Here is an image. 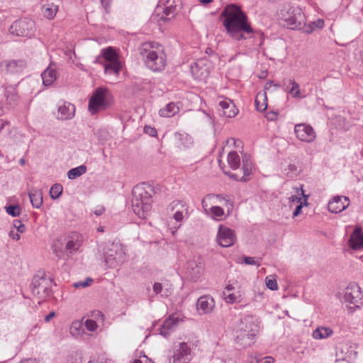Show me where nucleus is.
Returning <instances> with one entry per match:
<instances>
[{
    "label": "nucleus",
    "instance_id": "nucleus-1",
    "mask_svg": "<svg viewBox=\"0 0 363 363\" xmlns=\"http://www.w3.org/2000/svg\"><path fill=\"white\" fill-rule=\"evenodd\" d=\"M226 33L234 40H246L254 33L248 17L236 4L227 5L220 13Z\"/></svg>",
    "mask_w": 363,
    "mask_h": 363
},
{
    "label": "nucleus",
    "instance_id": "nucleus-2",
    "mask_svg": "<svg viewBox=\"0 0 363 363\" xmlns=\"http://www.w3.org/2000/svg\"><path fill=\"white\" fill-rule=\"evenodd\" d=\"M259 330V322L256 316L240 317L234 328L235 342L240 348L251 346Z\"/></svg>",
    "mask_w": 363,
    "mask_h": 363
},
{
    "label": "nucleus",
    "instance_id": "nucleus-3",
    "mask_svg": "<svg viewBox=\"0 0 363 363\" xmlns=\"http://www.w3.org/2000/svg\"><path fill=\"white\" fill-rule=\"evenodd\" d=\"M140 54L145 67L153 72H162L167 64L164 47L155 42L145 43L140 48Z\"/></svg>",
    "mask_w": 363,
    "mask_h": 363
},
{
    "label": "nucleus",
    "instance_id": "nucleus-4",
    "mask_svg": "<svg viewBox=\"0 0 363 363\" xmlns=\"http://www.w3.org/2000/svg\"><path fill=\"white\" fill-rule=\"evenodd\" d=\"M152 188L145 183L135 186L132 191V208L140 218H145L152 208Z\"/></svg>",
    "mask_w": 363,
    "mask_h": 363
},
{
    "label": "nucleus",
    "instance_id": "nucleus-5",
    "mask_svg": "<svg viewBox=\"0 0 363 363\" xmlns=\"http://www.w3.org/2000/svg\"><path fill=\"white\" fill-rule=\"evenodd\" d=\"M281 18L293 30H303L306 27V16L298 6L286 5L280 11Z\"/></svg>",
    "mask_w": 363,
    "mask_h": 363
},
{
    "label": "nucleus",
    "instance_id": "nucleus-6",
    "mask_svg": "<svg viewBox=\"0 0 363 363\" xmlns=\"http://www.w3.org/2000/svg\"><path fill=\"white\" fill-rule=\"evenodd\" d=\"M104 262L108 268L116 269L125 261V252L123 246L117 242L107 244L104 248Z\"/></svg>",
    "mask_w": 363,
    "mask_h": 363
},
{
    "label": "nucleus",
    "instance_id": "nucleus-7",
    "mask_svg": "<svg viewBox=\"0 0 363 363\" xmlns=\"http://www.w3.org/2000/svg\"><path fill=\"white\" fill-rule=\"evenodd\" d=\"M113 101L111 91L104 86L97 87L89 101V111L95 114L100 110L108 108Z\"/></svg>",
    "mask_w": 363,
    "mask_h": 363
},
{
    "label": "nucleus",
    "instance_id": "nucleus-8",
    "mask_svg": "<svg viewBox=\"0 0 363 363\" xmlns=\"http://www.w3.org/2000/svg\"><path fill=\"white\" fill-rule=\"evenodd\" d=\"M194 357L192 345L186 342L174 345L172 354L169 357V363H189Z\"/></svg>",
    "mask_w": 363,
    "mask_h": 363
},
{
    "label": "nucleus",
    "instance_id": "nucleus-9",
    "mask_svg": "<svg viewBox=\"0 0 363 363\" xmlns=\"http://www.w3.org/2000/svg\"><path fill=\"white\" fill-rule=\"evenodd\" d=\"M173 1L168 0L164 6H157L151 16V21L162 26L164 23L171 21L176 14V6Z\"/></svg>",
    "mask_w": 363,
    "mask_h": 363
},
{
    "label": "nucleus",
    "instance_id": "nucleus-10",
    "mask_svg": "<svg viewBox=\"0 0 363 363\" xmlns=\"http://www.w3.org/2000/svg\"><path fill=\"white\" fill-rule=\"evenodd\" d=\"M34 21L28 18L15 21L9 28V32L13 35L30 37L33 35Z\"/></svg>",
    "mask_w": 363,
    "mask_h": 363
},
{
    "label": "nucleus",
    "instance_id": "nucleus-11",
    "mask_svg": "<svg viewBox=\"0 0 363 363\" xmlns=\"http://www.w3.org/2000/svg\"><path fill=\"white\" fill-rule=\"evenodd\" d=\"M51 282L43 277H34L32 283V292L39 299L44 300L51 295Z\"/></svg>",
    "mask_w": 363,
    "mask_h": 363
},
{
    "label": "nucleus",
    "instance_id": "nucleus-12",
    "mask_svg": "<svg viewBox=\"0 0 363 363\" xmlns=\"http://www.w3.org/2000/svg\"><path fill=\"white\" fill-rule=\"evenodd\" d=\"M211 65L206 58H201L191 65V72L195 79L205 80L209 75Z\"/></svg>",
    "mask_w": 363,
    "mask_h": 363
},
{
    "label": "nucleus",
    "instance_id": "nucleus-13",
    "mask_svg": "<svg viewBox=\"0 0 363 363\" xmlns=\"http://www.w3.org/2000/svg\"><path fill=\"white\" fill-rule=\"evenodd\" d=\"M345 301L353 304L358 308L362 303L363 294L359 285L354 282L350 283L345 289Z\"/></svg>",
    "mask_w": 363,
    "mask_h": 363
},
{
    "label": "nucleus",
    "instance_id": "nucleus-14",
    "mask_svg": "<svg viewBox=\"0 0 363 363\" xmlns=\"http://www.w3.org/2000/svg\"><path fill=\"white\" fill-rule=\"evenodd\" d=\"M18 96L16 90L12 86L4 88L3 97L0 100V110L6 112L17 105Z\"/></svg>",
    "mask_w": 363,
    "mask_h": 363
},
{
    "label": "nucleus",
    "instance_id": "nucleus-15",
    "mask_svg": "<svg viewBox=\"0 0 363 363\" xmlns=\"http://www.w3.org/2000/svg\"><path fill=\"white\" fill-rule=\"evenodd\" d=\"M294 133L298 140L311 143L316 138V133L313 128L306 123H298L294 126Z\"/></svg>",
    "mask_w": 363,
    "mask_h": 363
},
{
    "label": "nucleus",
    "instance_id": "nucleus-16",
    "mask_svg": "<svg viewBox=\"0 0 363 363\" xmlns=\"http://www.w3.org/2000/svg\"><path fill=\"white\" fill-rule=\"evenodd\" d=\"M236 240V236L233 230L220 225L217 234V241L220 246L228 247L232 246Z\"/></svg>",
    "mask_w": 363,
    "mask_h": 363
},
{
    "label": "nucleus",
    "instance_id": "nucleus-17",
    "mask_svg": "<svg viewBox=\"0 0 363 363\" xmlns=\"http://www.w3.org/2000/svg\"><path fill=\"white\" fill-rule=\"evenodd\" d=\"M242 175L240 177L237 174L233 173H225L230 178L234 179L236 181L240 182H247L249 180V176L252 174V171L254 169V166L251 160V157L250 155L247 154H244L242 158Z\"/></svg>",
    "mask_w": 363,
    "mask_h": 363
},
{
    "label": "nucleus",
    "instance_id": "nucleus-18",
    "mask_svg": "<svg viewBox=\"0 0 363 363\" xmlns=\"http://www.w3.org/2000/svg\"><path fill=\"white\" fill-rule=\"evenodd\" d=\"M213 199H217L219 201H224L225 205L228 208V212L230 213L233 208V201L228 196H223L220 194H208L201 201V206L206 215H209V208L208 201H212Z\"/></svg>",
    "mask_w": 363,
    "mask_h": 363
},
{
    "label": "nucleus",
    "instance_id": "nucleus-19",
    "mask_svg": "<svg viewBox=\"0 0 363 363\" xmlns=\"http://www.w3.org/2000/svg\"><path fill=\"white\" fill-rule=\"evenodd\" d=\"M75 115V106L74 104L61 101L57 104V113L56 118L60 121L72 119Z\"/></svg>",
    "mask_w": 363,
    "mask_h": 363
},
{
    "label": "nucleus",
    "instance_id": "nucleus-20",
    "mask_svg": "<svg viewBox=\"0 0 363 363\" xmlns=\"http://www.w3.org/2000/svg\"><path fill=\"white\" fill-rule=\"evenodd\" d=\"M355 344H346L342 346L339 350L337 351V357L338 359L346 361L348 363L352 362L357 357V352L355 350Z\"/></svg>",
    "mask_w": 363,
    "mask_h": 363
},
{
    "label": "nucleus",
    "instance_id": "nucleus-21",
    "mask_svg": "<svg viewBox=\"0 0 363 363\" xmlns=\"http://www.w3.org/2000/svg\"><path fill=\"white\" fill-rule=\"evenodd\" d=\"M350 205L349 198L343 196H335L328 204V211L333 213H339Z\"/></svg>",
    "mask_w": 363,
    "mask_h": 363
},
{
    "label": "nucleus",
    "instance_id": "nucleus-22",
    "mask_svg": "<svg viewBox=\"0 0 363 363\" xmlns=\"http://www.w3.org/2000/svg\"><path fill=\"white\" fill-rule=\"evenodd\" d=\"M82 243L83 236L77 232H72L67 238L65 249L70 254H73L79 250Z\"/></svg>",
    "mask_w": 363,
    "mask_h": 363
},
{
    "label": "nucleus",
    "instance_id": "nucleus-23",
    "mask_svg": "<svg viewBox=\"0 0 363 363\" xmlns=\"http://www.w3.org/2000/svg\"><path fill=\"white\" fill-rule=\"evenodd\" d=\"M171 206L172 208H177L178 206H181V208H178L173 215V218L177 221L182 223L184 220L188 219L189 217V206L183 201H174Z\"/></svg>",
    "mask_w": 363,
    "mask_h": 363
},
{
    "label": "nucleus",
    "instance_id": "nucleus-24",
    "mask_svg": "<svg viewBox=\"0 0 363 363\" xmlns=\"http://www.w3.org/2000/svg\"><path fill=\"white\" fill-rule=\"evenodd\" d=\"M214 307V299L209 295L202 296L197 300L196 308L201 314L211 313Z\"/></svg>",
    "mask_w": 363,
    "mask_h": 363
},
{
    "label": "nucleus",
    "instance_id": "nucleus-25",
    "mask_svg": "<svg viewBox=\"0 0 363 363\" xmlns=\"http://www.w3.org/2000/svg\"><path fill=\"white\" fill-rule=\"evenodd\" d=\"M282 82L285 91L291 94L293 98L301 99L306 97V95L301 91L299 84L294 79H284Z\"/></svg>",
    "mask_w": 363,
    "mask_h": 363
},
{
    "label": "nucleus",
    "instance_id": "nucleus-26",
    "mask_svg": "<svg viewBox=\"0 0 363 363\" xmlns=\"http://www.w3.org/2000/svg\"><path fill=\"white\" fill-rule=\"evenodd\" d=\"M179 320V318L175 314L170 315L160 326V334L164 337H167L174 331Z\"/></svg>",
    "mask_w": 363,
    "mask_h": 363
},
{
    "label": "nucleus",
    "instance_id": "nucleus-27",
    "mask_svg": "<svg viewBox=\"0 0 363 363\" xmlns=\"http://www.w3.org/2000/svg\"><path fill=\"white\" fill-rule=\"evenodd\" d=\"M174 139L177 146L181 150L190 148L194 144L192 137L184 131L176 132Z\"/></svg>",
    "mask_w": 363,
    "mask_h": 363
},
{
    "label": "nucleus",
    "instance_id": "nucleus-28",
    "mask_svg": "<svg viewBox=\"0 0 363 363\" xmlns=\"http://www.w3.org/2000/svg\"><path fill=\"white\" fill-rule=\"evenodd\" d=\"M349 245L353 250L363 247V232L360 227H356L351 234Z\"/></svg>",
    "mask_w": 363,
    "mask_h": 363
},
{
    "label": "nucleus",
    "instance_id": "nucleus-29",
    "mask_svg": "<svg viewBox=\"0 0 363 363\" xmlns=\"http://www.w3.org/2000/svg\"><path fill=\"white\" fill-rule=\"evenodd\" d=\"M218 105L222 109L223 116L227 118L235 117L238 113V109L236 108L235 105L229 99L220 101Z\"/></svg>",
    "mask_w": 363,
    "mask_h": 363
},
{
    "label": "nucleus",
    "instance_id": "nucleus-30",
    "mask_svg": "<svg viewBox=\"0 0 363 363\" xmlns=\"http://www.w3.org/2000/svg\"><path fill=\"white\" fill-rule=\"evenodd\" d=\"M84 320V318H83L82 320H77L72 322L69 328V333L73 337L76 338L82 337L84 335L86 334L83 323Z\"/></svg>",
    "mask_w": 363,
    "mask_h": 363
},
{
    "label": "nucleus",
    "instance_id": "nucleus-31",
    "mask_svg": "<svg viewBox=\"0 0 363 363\" xmlns=\"http://www.w3.org/2000/svg\"><path fill=\"white\" fill-rule=\"evenodd\" d=\"M188 275L194 281H196L200 278L203 274V267L201 265H199L196 262H190L188 264Z\"/></svg>",
    "mask_w": 363,
    "mask_h": 363
},
{
    "label": "nucleus",
    "instance_id": "nucleus-32",
    "mask_svg": "<svg viewBox=\"0 0 363 363\" xmlns=\"http://www.w3.org/2000/svg\"><path fill=\"white\" fill-rule=\"evenodd\" d=\"M43 84L45 86H51L57 79V72L55 69L47 68L41 74Z\"/></svg>",
    "mask_w": 363,
    "mask_h": 363
},
{
    "label": "nucleus",
    "instance_id": "nucleus-33",
    "mask_svg": "<svg viewBox=\"0 0 363 363\" xmlns=\"http://www.w3.org/2000/svg\"><path fill=\"white\" fill-rule=\"evenodd\" d=\"M104 68L105 74L117 76L121 70L122 63L121 61L105 63Z\"/></svg>",
    "mask_w": 363,
    "mask_h": 363
},
{
    "label": "nucleus",
    "instance_id": "nucleus-34",
    "mask_svg": "<svg viewBox=\"0 0 363 363\" xmlns=\"http://www.w3.org/2000/svg\"><path fill=\"white\" fill-rule=\"evenodd\" d=\"M179 107L173 102L167 104L164 108H161L159 111L160 116L162 117L170 118L174 116L179 112Z\"/></svg>",
    "mask_w": 363,
    "mask_h": 363
},
{
    "label": "nucleus",
    "instance_id": "nucleus-35",
    "mask_svg": "<svg viewBox=\"0 0 363 363\" xmlns=\"http://www.w3.org/2000/svg\"><path fill=\"white\" fill-rule=\"evenodd\" d=\"M101 55L106 60V63L120 61L119 56L112 47H108L101 50Z\"/></svg>",
    "mask_w": 363,
    "mask_h": 363
},
{
    "label": "nucleus",
    "instance_id": "nucleus-36",
    "mask_svg": "<svg viewBox=\"0 0 363 363\" xmlns=\"http://www.w3.org/2000/svg\"><path fill=\"white\" fill-rule=\"evenodd\" d=\"M222 297L227 303H240L242 300V294L240 291L230 292L228 294H222Z\"/></svg>",
    "mask_w": 363,
    "mask_h": 363
},
{
    "label": "nucleus",
    "instance_id": "nucleus-37",
    "mask_svg": "<svg viewBox=\"0 0 363 363\" xmlns=\"http://www.w3.org/2000/svg\"><path fill=\"white\" fill-rule=\"evenodd\" d=\"M333 334V330L330 328L319 327L313 333V337L316 340L325 339Z\"/></svg>",
    "mask_w": 363,
    "mask_h": 363
},
{
    "label": "nucleus",
    "instance_id": "nucleus-38",
    "mask_svg": "<svg viewBox=\"0 0 363 363\" xmlns=\"http://www.w3.org/2000/svg\"><path fill=\"white\" fill-rule=\"evenodd\" d=\"M29 198L32 206L38 208L43 203L42 193L38 190H33L29 192Z\"/></svg>",
    "mask_w": 363,
    "mask_h": 363
},
{
    "label": "nucleus",
    "instance_id": "nucleus-39",
    "mask_svg": "<svg viewBox=\"0 0 363 363\" xmlns=\"http://www.w3.org/2000/svg\"><path fill=\"white\" fill-rule=\"evenodd\" d=\"M58 11V6L53 3L47 4L43 6V13L45 17L48 19H52L56 16Z\"/></svg>",
    "mask_w": 363,
    "mask_h": 363
},
{
    "label": "nucleus",
    "instance_id": "nucleus-40",
    "mask_svg": "<svg viewBox=\"0 0 363 363\" xmlns=\"http://www.w3.org/2000/svg\"><path fill=\"white\" fill-rule=\"evenodd\" d=\"M255 106L258 111H264L267 107V94L264 93H258L255 99Z\"/></svg>",
    "mask_w": 363,
    "mask_h": 363
},
{
    "label": "nucleus",
    "instance_id": "nucleus-41",
    "mask_svg": "<svg viewBox=\"0 0 363 363\" xmlns=\"http://www.w3.org/2000/svg\"><path fill=\"white\" fill-rule=\"evenodd\" d=\"M86 172V167L84 164L78 166L74 168H72L67 172V177L69 179H74Z\"/></svg>",
    "mask_w": 363,
    "mask_h": 363
},
{
    "label": "nucleus",
    "instance_id": "nucleus-42",
    "mask_svg": "<svg viewBox=\"0 0 363 363\" xmlns=\"http://www.w3.org/2000/svg\"><path fill=\"white\" fill-rule=\"evenodd\" d=\"M301 191L303 196V199L299 203H298L294 207L295 208L292 214V218H295L299 216L301 213L303 206H308V199L309 196L305 194L304 191L302 189H301Z\"/></svg>",
    "mask_w": 363,
    "mask_h": 363
},
{
    "label": "nucleus",
    "instance_id": "nucleus-43",
    "mask_svg": "<svg viewBox=\"0 0 363 363\" xmlns=\"http://www.w3.org/2000/svg\"><path fill=\"white\" fill-rule=\"evenodd\" d=\"M228 163L231 169H237L240 165V159L236 152H230L228 155Z\"/></svg>",
    "mask_w": 363,
    "mask_h": 363
},
{
    "label": "nucleus",
    "instance_id": "nucleus-44",
    "mask_svg": "<svg viewBox=\"0 0 363 363\" xmlns=\"http://www.w3.org/2000/svg\"><path fill=\"white\" fill-rule=\"evenodd\" d=\"M208 212V216L216 220H223V217L225 214L224 210L218 206H215L209 208Z\"/></svg>",
    "mask_w": 363,
    "mask_h": 363
},
{
    "label": "nucleus",
    "instance_id": "nucleus-45",
    "mask_svg": "<svg viewBox=\"0 0 363 363\" xmlns=\"http://www.w3.org/2000/svg\"><path fill=\"white\" fill-rule=\"evenodd\" d=\"M23 67V62L22 61L11 60L6 62V70L11 73L21 72Z\"/></svg>",
    "mask_w": 363,
    "mask_h": 363
},
{
    "label": "nucleus",
    "instance_id": "nucleus-46",
    "mask_svg": "<svg viewBox=\"0 0 363 363\" xmlns=\"http://www.w3.org/2000/svg\"><path fill=\"white\" fill-rule=\"evenodd\" d=\"M153 291L156 295L161 294L162 296H168L172 294V291L169 289H164V286L159 282H155L152 286Z\"/></svg>",
    "mask_w": 363,
    "mask_h": 363
},
{
    "label": "nucleus",
    "instance_id": "nucleus-47",
    "mask_svg": "<svg viewBox=\"0 0 363 363\" xmlns=\"http://www.w3.org/2000/svg\"><path fill=\"white\" fill-rule=\"evenodd\" d=\"M324 26V21L322 19H318L317 21L310 23L307 27L306 26L303 31L310 33L313 31L315 28H321Z\"/></svg>",
    "mask_w": 363,
    "mask_h": 363
},
{
    "label": "nucleus",
    "instance_id": "nucleus-48",
    "mask_svg": "<svg viewBox=\"0 0 363 363\" xmlns=\"http://www.w3.org/2000/svg\"><path fill=\"white\" fill-rule=\"evenodd\" d=\"M63 187L60 184H53L50 190V194L52 199H58L62 193Z\"/></svg>",
    "mask_w": 363,
    "mask_h": 363
},
{
    "label": "nucleus",
    "instance_id": "nucleus-49",
    "mask_svg": "<svg viewBox=\"0 0 363 363\" xmlns=\"http://www.w3.org/2000/svg\"><path fill=\"white\" fill-rule=\"evenodd\" d=\"M84 329L86 328L89 332H94L98 328L96 322L92 319L87 318L83 320Z\"/></svg>",
    "mask_w": 363,
    "mask_h": 363
},
{
    "label": "nucleus",
    "instance_id": "nucleus-50",
    "mask_svg": "<svg viewBox=\"0 0 363 363\" xmlns=\"http://www.w3.org/2000/svg\"><path fill=\"white\" fill-rule=\"evenodd\" d=\"M296 193L297 195H291L289 197H288V206L290 208H292L296 206V205L299 203L303 198L299 197V189H296Z\"/></svg>",
    "mask_w": 363,
    "mask_h": 363
},
{
    "label": "nucleus",
    "instance_id": "nucleus-51",
    "mask_svg": "<svg viewBox=\"0 0 363 363\" xmlns=\"http://www.w3.org/2000/svg\"><path fill=\"white\" fill-rule=\"evenodd\" d=\"M6 212L13 216L16 217L19 216L21 213V208L18 205H10L5 206Z\"/></svg>",
    "mask_w": 363,
    "mask_h": 363
},
{
    "label": "nucleus",
    "instance_id": "nucleus-52",
    "mask_svg": "<svg viewBox=\"0 0 363 363\" xmlns=\"http://www.w3.org/2000/svg\"><path fill=\"white\" fill-rule=\"evenodd\" d=\"M266 286L268 289L272 291H276L278 289L277 281L274 279H271L269 277H267L265 279Z\"/></svg>",
    "mask_w": 363,
    "mask_h": 363
},
{
    "label": "nucleus",
    "instance_id": "nucleus-53",
    "mask_svg": "<svg viewBox=\"0 0 363 363\" xmlns=\"http://www.w3.org/2000/svg\"><path fill=\"white\" fill-rule=\"evenodd\" d=\"M93 281L91 278H86L84 281H79L73 284V286L74 288H84L90 285V284Z\"/></svg>",
    "mask_w": 363,
    "mask_h": 363
},
{
    "label": "nucleus",
    "instance_id": "nucleus-54",
    "mask_svg": "<svg viewBox=\"0 0 363 363\" xmlns=\"http://www.w3.org/2000/svg\"><path fill=\"white\" fill-rule=\"evenodd\" d=\"M13 225L16 231L20 233H23L26 231V227L20 220H14L13 222Z\"/></svg>",
    "mask_w": 363,
    "mask_h": 363
},
{
    "label": "nucleus",
    "instance_id": "nucleus-55",
    "mask_svg": "<svg viewBox=\"0 0 363 363\" xmlns=\"http://www.w3.org/2000/svg\"><path fill=\"white\" fill-rule=\"evenodd\" d=\"M101 4L106 13H108L111 10L112 0H100Z\"/></svg>",
    "mask_w": 363,
    "mask_h": 363
},
{
    "label": "nucleus",
    "instance_id": "nucleus-56",
    "mask_svg": "<svg viewBox=\"0 0 363 363\" xmlns=\"http://www.w3.org/2000/svg\"><path fill=\"white\" fill-rule=\"evenodd\" d=\"M144 132L152 137H154L157 135V130L150 125H145L144 127Z\"/></svg>",
    "mask_w": 363,
    "mask_h": 363
},
{
    "label": "nucleus",
    "instance_id": "nucleus-57",
    "mask_svg": "<svg viewBox=\"0 0 363 363\" xmlns=\"http://www.w3.org/2000/svg\"><path fill=\"white\" fill-rule=\"evenodd\" d=\"M242 263H244L245 264H247V265H257L258 267L259 266V264L257 263L255 260V259L253 257H252L245 256L243 257Z\"/></svg>",
    "mask_w": 363,
    "mask_h": 363
},
{
    "label": "nucleus",
    "instance_id": "nucleus-58",
    "mask_svg": "<svg viewBox=\"0 0 363 363\" xmlns=\"http://www.w3.org/2000/svg\"><path fill=\"white\" fill-rule=\"evenodd\" d=\"M266 118L268 121H274L278 118V113L274 111L267 113Z\"/></svg>",
    "mask_w": 363,
    "mask_h": 363
},
{
    "label": "nucleus",
    "instance_id": "nucleus-59",
    "mask_svg": "<svg viewBox=\"0 0 363 363\" xmlns=\"http://www.w3.org/2000/svg\"><path fill=\"white\" fill-rule=\"evenodd\" d=\"M19 233H18V231H15V230H11V231L9 232V236L11 239H13V240H16V241H18V240H20V238H21V236H20V234H19Z\"/></svg>",
    "mask_w": 363,
    "mask_h": 363
},
{
    "label": "nucleus",
    "instance_id": "nucleus-60",
    "mask_svg": "<svg viewBox=\"0 0 363 363\" xmlns=\"http://www.w3.org/2000/svg\"><path fill=\"white\" fill-rule=\"evenodd\" d=\"M133 363H152V362L146 355L143 354L139 359H135Z\"/></svg>",
    "mask_w": 363,
    "mask_h": 363
},
{
    "label": "nucleus",
    "instance_id": "nucleus-61",
    "mask_svg": "<svg viewBox=\"0 0 363 363\" xmlns=\"http://www.w3.org/2000/svg\"><path fill=\"white\" fill-rule=\"evenodd\" d=\"M237 290L235 289V286L230 284H228L225 287L224 291H223V294H228L230 292H235Z\"/></svg>",
    "mask_w": 363,
    "mask_h": 363
},
{
    "label": "nucleus",
    "instance_id": "nucleus-62",
    "mask_svg": "<svg viewBox=\"0 0 363 363\" xmlns=\"http://www.w3.org/2000/svg\"><path fill=\"white\" fill-rule=\"evenodd\" d=\"M18 363H39V361L35 358H26L21 359Z\"/></svg>",
    "mask_w": 363,
    "mask_h": 363
},
{
    "label": "nucleus",
    "instance_id": "nucleus-63",
    "mask_svg": "<svg viewBox=\"0 0 363 363\" xmlns=\"http://www.w3.org/2000/svg\"><path fill=\"white\" fill-rule=\"evenodd\" d=\"M105 208L103 206H97L94 213L96 216H101L104 213Z\"/></svg>",
    "mask_w": 363,
    "mask_h": 363
},
{
    "label": "nucleus",
    "instance_id": "nucleus-64",
    "mask_svg": "<svg viewBox=\"0 0 363 363\" xmlns=\"http://www.w3.org/2000/svg\"><path fill=\"white\" fill-rule=\"evenodd\" d=\"M55 316V312L51 311L45 317V321L48 323L51 320L52 318H53Z\"/></svg>",
    "mask_w": 363,
    "mask_h": 363
}]
</instances>
